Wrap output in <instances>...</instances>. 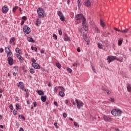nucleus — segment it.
<instances>
[{"instance_id":"obj_7","label":"nucleus","mask_w":131,"mask_h":131,"mask_svg":"<svg viewBox=\"0 0 131 131\" xmlns=\"http://www.w3.org/2000/svg\"><path fill=\"white\" fill-rule=\"evenodd\" d=\"M9 11V8L7 6H4L2 7V12L3 14H7Z\"/></svg>"},{"instance_id":"obj_16","label":"nucleus","mask_w":131,"mask_h":131,"mask_svg":"<svg viewBox=\"0 0 131 131\" xmlns=\"http://www.w3.org/2000/svg\"><path fill=\"white\" fill-rule=\"evenodd\" d=\"M7 58H12L13 57V53L12 52H8L7 53Z\"/></svg>"},{"instance_id":"obj_9","label":"nucleus","mask_w":131,"mask_h":131,"mask_svg":"<svg viewBox=\"0 0 131 131\" xmlns=\"http://www.w3.org/2000/svg\"><path fill=\"white\" fill-rule=\"evenodd\" d=\"M101 90L103 91L105 94H107V95H110V94H111V92L103 86H102Z\"/></svg>"},{"instance_id":"obj_38","label":"nucleus","mask_w":131,"mask_h":131,"mask_svg":"<svg viewBox=\"0 0 131 131\" xmlns=\"http://www.w3.org/2000/svg\"><path fill=\"white\" fill-rule=\"evenodd\" d=\"M58 88H59V89H60V90H61V91H62V92H65V89H64L63 87L61 86H58Z\"/></svg>"},{"instance_id":"obj_27","label":"nucleus","mask_w":131,"mask_h":131,"mask_svg":"<svg viewBox=\"0 0 131 131\" xmlns=\"http://www.w3.org/2000/svg\"><path fill=\"white\" fill-rule=\"evenodd\" d=\"M78 7L79 9H80V7H81V1L80 0H78Z\"/></svg>"},{"instance_id":"obj_55","label":"nucleus","mask_w":131,"mask_h":131,"mask_svg":"<svg viewBox=\"0 0 131 131\" xmlns=\"http://www.w3.org/2000/svg\"><path fill=\"white\" fill-rule=\"evenodd\" d=\"M22 19H23V20H27V18H26V16H23Z\"/></svg>"},{"instance_id":"obj_50","label":"nucleus","mask_w":131,"mask_h":131,"mask_svg":"<svg viewBox=\"0 0 131 131\" xmlns=\"http://www.w3.org/2000/svg\"><path fill=\"white\" fill-rule=\"evenodd\" d=\"M32 64H35V62H36V60H35V59H34V58L32 59Z\"/></svg>"},{"instance_id":"obj_41","label":"nucleus","mask_w":131,"mask_h":131,"mask_svg":"<svg viewBox=\"0 0 131 131\" xmlns=\"http://www.w3.org/2000/svg\"><path fill=\"white\" fill-rule=\"evenodd\" d=\"M60 18L61 21H65V18L64 17V16H63V15L60 16Z\"/></svg>"},{"instance_id":"obj_19","label":"nucleus","mask_w":131,"mask_h":131,"mask_svg":"<svg viewBox=\"0 0 131 131\" xmlns=\"http://www.w3.org/2000/svg\"><path fill=\"white\" fill-rule=\"evenodd\" d=\"M41 23L40 19L38 18L35 23V25L36 26H38Z\"/></svg>"},{"instance_id":"obj_6","label":"nucleus","mask_w":131,"mask_h":131,"mask_svg":"<svg viewBox=\"0 0 131 131\" xmlns=\"http://www.w3.org/2000/svg\"><path fill=\"white\" fill-rule=\"evenodd\" d=\"M75 102L77 104V107L78 108V109H80L81 108V107H82L84 105L83 102H81V101H78V100L77 99H76L75 100Z\"/></svg>"},{"instance_id":"obj_53","label":"nucleus","mask_w":131,"mask_h":131,"mask_svg":"<svg viewBox=\"0 0 131 131\" xmlns=\"http://www.w3.org/2000/svg\"><path fill=\"white\" fill-rule=\"evenodd\" d=\"M34 107H36L37 106V103L36 102H33Z\"/></svg>"},{"instance_id":"obj_32","label":"nucleus","mask_w":131,"mask_h":131,"mask_svg":"<svg viewBox=\"0 0 131 131\" xmlns=\"http://www.w3.org/2000/svg\"><path fill=\"white\" fill-rule=\"evenodd\" d=\"M95 30L97 33H100V29H98V28L95 27Z\"/></svg>"},{"instance_id":"obj_12","label":"nucleus","mask_w":131,"mask_h":131,"mask_svg":"<svg viewBox=\"0 0 131 131\" xmlns=\"http://www.w3.org/2000/svg\"><path fill=\"white\" fill-rule=\"evenodd\" d=\"M32 67H34L35 69H40V66H39V64L37 63H32Z\"/></svg>"},{"instance_id":"obj_36","label":"nucleus","mask_w":131,"mask_h":131,"mask_svg":"<svg viewBox=\"0 0 131 131\" xmlns=\"http://www.w3.org/2000/svg\"><path fill=\"white\" fill-rule=\"evenodd\" d=\"M30 72L32 74H33V73H34V69H33V68H31L30 70Z\"/></svg>"},{"instance_id":"obj_17","label":"nucleus","mask_w":131,"mask_h":131,"mask_svg":"<svg viewBox=\"0 0 131 131\" xmlns=\"http://www.w3.org/2000/svg\"><path fill=\"white\" fill-rule=\"evenodd\" d=\"M85 6H86V7H90V6H91V2H90V0L86 1Z\"/></svg>"},{"instance_id":"obj_4","label":"nucleus","mask_w":131,"mask_h":131,"mask_svg":"<svg viewBox=\"0 0 131 131\" xmlns=\"http://www.w3.org/2000/svg\"><path fill=\"white\" fill-rule=\"evenodd\" d=\"M107 60L108 63L109 64H110V63L111 62H113V61H114V60H117V61H118L119 59L116 58V56H110L107 57Z\"/></svg>"},{"instance_id":"obj_35","label":"nucleus","mask_w":131,"mask_h":131,"mask_svg":"<svg viewBox=\"0 0 131 131\" xmlns=\"http://www.w3.org/2000/svg\"><path fill=\"white\" fill-rule=\"evenodd\" d=\"M57 14L59 17H61L62 16H63V13H62L61 11H59Z\"/></svg>"},{"instance_id":"obj_49","label":"nucleus","mask_w":131,"mask_h":131,"mask_svg":"<svg viewBox=\"0 0 131 131\" xmlns=\"http://www.w3.org/2000/svg\"><path fill=\"white\" fill-rule=\"evenodd\" d=\"M114 30H115V31H118L119 32H120V31H121V30L116 28H114Z\"/></svg>"},{"instance_id":"obj_52","label":"nucleus","mask_w":131,"mask_h":131,"mask_svg":"<svg viewBox=\"0 0 131 131\" xmlns=\"http://www.w3.org/2000/svg\"><path fill=\"white\" fill-rule=\"evenodd\" d=\"M53 37H55V39H58V37H57V35L53 34Z\"/></svg>"},{"instance_id":"obj_15","label":"nucleus","mask_w":131,"mask_h":131,"mask_svg":"<svg viewBox=\"0 0 131 131\" xmlns=\"http://www.w3.org/2000/svg\"><path fill=\"white\" fill-rule=\"evenodd\" d=\"M82 36L83 38L84 39V40L86 41L87 42L90 40L89 39V38H88V37L86 36V35L83 34V35H82Z\"/></svg>"},{"instance_id":"obj_30","label":"nucleus","mask_w":131,"mask_h":131,"mask_svg":"<svg viewBox=\"0 0 131 131\" xmlns=\"http://www.w3.org/2000/svg\"><path fill=\"white\" fill-rule=\"evenodd\" d=\"M67 70L69 73H71L72 72V70L70 68H68Z\"/></svg>"},{"instance_id":"obj_40","label":"nucleus","mask_w":131,"mask_h":131,"mask_svg":"<svg viewBox=\"0 0 131 131\" xmlns=\"http://www.w3.org/2000/svg\"><path fill=\"white\" fill-rule=\"evenodd\" d=\"M58 33L59 35H62V30L60 29H58Z\"/></svg>"},{"instance_id":"obj_25","label":"nucleus","mask_w":131,"mask_h":131,"mask_svg":"<svg viewBox=\"0 0 131 131\" xmlns=\"http://www.w3.org/2000/svg\"><path fill=\"white\" fill-rule=\"evenodd\" d=\"M98 48L101 50H103V45L100 43H97Z\"/></svg>"},{"instance_id":"obj_5","label":"nucleus","mask_w":131,"mask_h":131,"mask_svg":"<svg viewBox=\"0 0 131 131\" xmlns=\"http://www.w3.org/2000/svg\"><path fill=\"white\" fill-rule=\"evenodd\" d=\"M23 32L26 33V34H29V33H30V28L27 25L24 26L23 28Z\"/></svg>"},{"instance_id":"obj_56","label":"nucleus","mask_w":131,"mask_h":131,"mask_svg":"<svg viewBox=\"0 0 131 131\" xmlns=\"http://www.w3.org/2000/svg\"><path fill=\"white\" fill-rule=\"evenodd\" d=\"M74 67H77V63H74L73 64Z\"/></svg>"},{"instance_id":"obj_33","label":"nucleus","mask_w":131,"mask_h":131,"mask_svg":"<svg viewBox=\"0 0 131 131\" xmlns=\"http://www.w3.org/2000/svg\"><path fill=\"white\" fill-rule=\"evenodd\" d=\"M17 9H18V6H15V7H14L12 9V12H13L14 13H15V12H16V10H17Z\"/></svg>"},{"instance_id":"obj_1","label":"nucleus","mask_w":131,"mask_h":131,"mask_svg":"<svg viewBox=\"0 0 131 131\" xmlns=\"http://www.w3.org/2000/svg\"><path fill=\"white\" fill-rule=\"evenodd\" d=\"M80 19H83L82 25L85 31H86V30H88V24H86V19L84 16H83V15L81 14L76 15L75 20H76V21H78V20H80Z\"/></svg>"},{"instance_id":"obj_64","label":"nucleus","mask_w":131,"mask_h":131,"mask_svg":"<svg viewBox=\"0 0 131 131\" xmlns=\"http://www.w3.org/2000/svg\"><path fill=\"white\" fill-rule=\"evenodd\" d=\"M25 93H28V90L27 89H25Z\"/></svg>"},{"instance_id":"obj_2","label":"nucleus","mask_w":131,"mask_h":131,"mask_svg":"<svg viewBox=\"0 0 131 131\" xmlns=\"http://www.w3.org/2000/svg\"><path fill=\"white\" fill-rule=\"evenodd\" d=\"M37 13L38 14V18H45V10L42 8H38L37 10Z\"/></svg>"},{"instance_id":"obj_18","label":"nucleus","mask_w":131,"mask_h":131,"mask_svg":"<svg viewBox=\"0 0 131 131\" xmlns=\"http://www.w3.org/2000/svg\"><path fill=\"white\" fill-rule=\"evenodd\" d=\"M59 96L60 97H61V98H64V97H65V93H64V91H60Z\"/></svg>"},{"instance_id":"obj_11","label":"nucleus","mask_w":131,"mask_h":131,"mask_svg":"<svg viewBox=\"0 0 131 131\" xmlns=\"http://www.w3.org/2000/svg\"><path fill=\"white\" fill-rule=\"evenodd\" d=\"M7 61L8 62L10 66H12V65H13V64H14V59H13V58H7Z\"/></svg>"},{"instance_id":"obj_58","label":"nucleus","mask_w":131,"mask_h":131,"mask_svg":"<svg viewBox=\"0 0 131 131\" xmlns=\"http://www.w3.org/2000/svg\"><path fill=\"white\" fill-rule=\"evenodd\" d=\"M77 51L78 53H80V52H81L80 48L79 47H78L77 49Z\"/></svg>"},{"instance_id":"obj_13","label":"nucleus","mask_w":131,"mask_h":131,"mask_svg":"<svg viewBox=\"0 0 131 131\" xmlns=\"http://www.w3.org/2000/svg\"><path fill=\"white\" fill-rule=\"evenodd\" d=\"M36 93L38 94V95H39V96H43V95H45V93L43 92V91H41V90H37L36 91Z\"/></svg>"},{"instance_id":"obj_54","label":"nucleus","mask_w":131,"mask_h":131,"mask_svg":"<svg viewBox=\"0 0 131 131\" xmlns=\"http://www.w3.org/2000/svg\"><path fill=\"white\" fill-rule=\"evenodd\" d=\"M9 108H10V109H11V110H13V105L10 104L9 105Z\"/></svg>"},{"instance_id":"obj_24","label":"nucleus","mask_w":131,"mask_h":131,"mask_svg":"<svg viewBox=\"0 0 131 131\" xmlns=\"http://www.w3.org/2000/svg\"><path fill=\"white\" fill-rule=\"evenodd\" d=\"M15 40H16V38H15V37H11V38H10V39L9 43L11 45L12 43V42H14V41H15Z\"/></svg>"},{"instance_id":"obj_42","label":"nucleus","mask_w":131,"mask_h":131,"mask_svg":"<svg viewBox=\"0 0 131 131\" xmlns=\"http://www.w3.org/2000/svg\"><path fill=\"white\" fill-rule=\"evenodd\" d=\"M74 125L76 127H79V125L76 122H74Z\"/></svg>"},{"instance_id":"obj_39","label":"nucleus","mask_w":131,"mask_h":131,"mask_svg":"<svg viewBox=\"0 0 131 131\" xmlns=\"http://www.w3.org/2000/svg\"><path fill=\"white\" fill-rule=\"evenodd\" d=\"M128 31V29H126L125 30L121 31L120 32H122L123 33H126Z\"/></svg>"},{"instance_id":"obj_37","label":"nucleus","mask_w":131,"mask_h":131,"mask_svg":"<svg viewBox=\"0 0 131 131\" xmlns=\"http://www.w3.org/2000/svg\"><path fill=\"white\" fill-rule=\"evenodd\" d=\"M78 30L79 31V33H80L81 36L83 35V34H82V29L80 28V29H79Z\"/></svg>"},{"instance_id":"obj_57","label":"nucleus","mask_w":131,"mask_h":131,"mask_svg":"<svg viewBox=\"0 0 131 131\" xmlns=\"http://www.w3.org/2000/svg\"><path fill=\"white\" fill-rule=\"evenodd\" d=\"M54 104L55 105V106H58V102H57L56 101L54 102Z\"/></svg>"},{"instance_id":"obj_31","label":"nucleus","mask_w":131,"mask_h":131,"mask_svg":"<svg viewBox=\"0 0 131 131\" xmlns=\"http://www.w3.org/2000/svg\"><path fill=\"white\" fill-rule=\"evenodd\" d=\"M18 118H19L20 119H24V120H25V117L24 116L21 115H19L18 116Z\"/></svg>"},{"instance_id":"obj_21","label":"nucleus","mask_w":131,"mask_h":131,"mask_svg":"<svg viewBox=\"0 0 131 131\" xmlns=\"http://www.w3.org/2000/svg\"><path fill=\"white\" fill-rule=\"evenodd\" d=\"M28 41L29 42H34V40L31 37H28Z\"/></svg>"},{"instance_id":"obj_29","label":"nucleus","mask_w":131,"mask_h":131,"mask_svg":"<svg viewBox=\"0 0 131 131\" xmlns=\"http://www.w3.org/2000/svg\"><path fill=\"white\" fill-rule=\"evenodd\" d=\"M122 39H120L118 40V46H120L121 45H122Z\"/></svg>"},{"instance_id":"obj_28","label":"nucleus","mask_w":131,"mask_h":131,"mask_svg":"<svg viewBox=\"0 0 131 131\" xmlns=\"http://www.w3.org/2000/svg\"><path fill=\"white\" fill-rule=\"evenodd\" d=\"M56 66L58 68V69H61V64L59 62L56 63Z\"/></svg>"},{"instance_id":"obj_63","label":"nucleus","mask_w":131,"mask_h":131,"mask_svg":"<svg viewBox=\"0 0 131 131\" xmlns=\"http://www.w3.org/2000/svg\"><path fill=\"white\" fill-rule=\"evenodd\" d=\"M19 131H24V129L23 127H20Z\"/></svg>"},{"instance_id":"obj_44","label":"nucleus","mask_w":131,"mask_h":131,"mask_svg":"<svg viewBox=\"0 0 131 131\" xmlns=\"http://www.w3.org/2000/svg\"><path fill=\"white\" fill-rule=\"evenodd\" d=\"M13 115H17V114H18V112H17V111H13Z\"/></svg>"},{"instance_id":"obj_26","label":"nucleus","mask_w":131,"mask_h":131,"mask_svg":"<svg viewBox=\"0 0 131 131\" xmlns=\"http://www.w3.org/2000/svg\"><path fill=\"white\" fill-rule=\"evenodd\" d=\"M100 25L101 27H103V28L104 27H105V23L103 22V21H102V19H100Z\"/></svg>"},{"instance_id":"obj_23","label":"nucleus","mask_w":131,"mask_h":131,"mask_svg":"<svg viewBox=\"0 0 131 131\" xmlns=\"http://www.w3.org/2000/svg\"><path fill=\"white\" fill-rule=\"evenodd\" d=\"M127 92H129V93H130L131 92V84H128L127 86Z\"/></svg>"},{"instance_id":"obj_34","label":"nucleus","mask_w":131,"mask_h":131,"mask_svg":"<svg viewBox=\"0 0 131 131\" xmlns=\"http://www.w3.org/2000/svg\"><path fill=\"white\" fill-rule=\"evenodd\" d=\"M15 52L16 53H18V54H20V49H19V48H16L15 49Z\"/></svg>"},{"instance_id":"obj_59","label":"nucleus","mask_w":131,"mask_h":131,"mask_svg":"<svg viewBox=\"0 0 131 131\" xmlns=\"http://www.w3.org/2000/svg\"><path fill=\"white\" fill-rule=\"evenodd\" d=\"M0 53H4V48H1L0 49Z\"/></svg>"},{"instance_id":"obj_60","label":"nucleus","mask_w":131,"mask_h":131,"mask_svg":"<svg viewBox=\"0 0 131 131\" xmlns=\"http://www.w3.org/2000/svg\"><path fill=\"white\" fill-rule=\"evenodd\" d=\"M65 104H66L67 105L68 104V103H69V102L68 101V100H66L64 101Z\"/></svg>"},{"instance_id":"obj_47","label":"nucleus","mask_w":131,"mask_h":131,"mask_svg":"<svg viewBox=\"0 0 131 131\" xmlns=\"http://www.w3.org/2000/svg\"><path fill=\"white\" fill-rule=\"evenodd\" d=\"M17 57L18 58V60H20L21 59V57L22 56H21V55H20L19 54H17Z\"/></svg>"},{"instance_id":"obj_20","label":"nucleus","mask_w":131,"mask_h":131,"mask_svg":"<svg viewBox=\"0 0 131 131\" xmlns=\"http://www.w3.org/2000/svg\"><path fill=\"white\" fill-rule=\"evenodd\" d=\"M41 100L42 102H46V101H47V96H41Z\"/></svg>"},{"instance_id":"obj_62","label":"nucleus","mask_w":131,"mask_h":131,"mask_svg":"<svg viewBox=\"0 0 131 131\" xmlns=\"http://www.w3.org/2000/svg\"><path fill=\"white\" fill-rule=\"evenodd\" d=\"M110 101L111 102H114V98H111L110 100Z\"/></svg>"},{"instance_id":"obj_48","label":"nucleus","mask_w":131,"mask_h":131,"mask_svg":"<svg viewBox=\"0 0 131 131\" xmlns=\"http://www.w3.org/2000/svg\"><path fill=\"white\" fill-rule=\"evenodd\" d=\"M16 109L17 111L19 110V104H18V103L16 104Z\"/></svg>"},{"instance_id":"obj_61","label":"nucleus","mask_w":131,"mask_h":131,"mask_svg":"<svg viewBox=\"0 0 131 131\" xmlns=\"http://www.w3.org/2000/svg\"><path fill=\"white\" fill-rule=\"evenodd\" d=\"M24 21L22 20L20 23V26H23V25H24Z\"/></svg>"},{"instance_id":"obj_14","label":"nucleus","mask_w":131,"mask_h":131,"mask_svg":"<svg viewBox=\"0 0 131 131\" xmlns=\"http://www.w3.org/2000/svg\"><path fill=\"white\" fill-rule=\"evenodd\" d=\"M18 86H20V89H21V90H24V88H25L23 82H19V84L18 85Z\"/></svg>"},{"instance_id":"obj_43","label":"nucleus","mask_w":131,"mask_h":131,"mask_svg":"<svg viewBox=\"0 0 131 131\" xmlns=\"http://www.w3.org/2000/svg\"><path fill=\"white\" fill-rule=\"evenodd\" d=\"M54 125L55 126V128H58L59 127L58 126V124H57V122H55L54 123Z\"/></svg>"},{"instance_id":"obj_22","label":"nucleus","mask_w":131,"mask_h":131,"mask_svg":"<svg viewBox=\"0 0 131 131\" xmlns=\"http://www.w3.org/2000/svg\"><path fill=\"white\" fill-rule=\"evenodd\" d=\"M5 53H6V54H8V53H10V52H11V50H10V48L9 47H5Z\"/></svg>"},{"instance_id":"obj_8","label":"nucleus","mask_w":131,"mask_h":131,"mask_svg":"<svg viewBox=\"0 0 131 131\" xmlns=\"http://www.w3.org/2000/svg\"><path fill=\"white\" fill-rule=\"evenodd\" d=\"M101 90L103 91L105 94H107V95H110V94H111V92L103 86H102Z\"/></svg>"},{"instance_id":"obj_45","label":"nucleus","mask_w":131,"mask_h":131,"mask_svg":"<svg viewBox=\"0 0 131 131\" xmlns=\"http://www.w3.org/2000/svg\"><path fill=\"white\" fill-rule=\"evenodd\" d=\"M54 93H57V91H58V88L57 87H55L53 90Z\"/></svg>"},{"instance_id":"obj_51","label":"nucleus","mask_w":131,"mask_h":131,"mask_svg":"<svg viewBox=\"0 0 131 131\" xmlns=\"http://www.w3.org/2000/svg\"><path fill=\"white\" fill-rule=\"evenodd\" d=\"M63 117L64 118H66V117H67V114H66V113H64L63 114Z\"/></svg>"},{"instance_id":"obj_10","label":"nucleus","mask_w":131,"mask_h":131,"mask_svg":"<svg viewBox=\"0 0 131 131\" xmlns=\"http://www.w3.org/2000/svg\"><path fill=\"white\" fill-rule=\"evenodd\" d=\"M103 119L104 121H106V122L112 121V118L109 117L106 115L103 116Z\"/></svg>"},{"instance_id":"obj_3","label":"nucleus","mask_w":131,"mask_h":131,"mask_svg":"<svg viewBox=\"0 0 131 131\" xmlns=\"http://www.w3.org/2000/svg\"><path fill=\"white\" fill-rule=\"evenodd\" d=\"M111 114L114 116H120L121 115V111L120 110L114 109L111 111Z\"/></svg>"},{"instance_id":"obj_46","label":"nucleus","mask_w":131,"mask_h":131,"mask_svg":"<svg viewBox=\"0 0 131 131\" xmlns=\"http://www.w3.org/2000/svg\"><path fill=\"white\" fill-rule=\"evenodd\" d=\"M91 67H92V69L93 71H94V72H96V70H95V67L94 66H93L92 63H91Z\"/></svg>"}]
</instances>
